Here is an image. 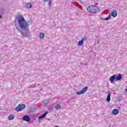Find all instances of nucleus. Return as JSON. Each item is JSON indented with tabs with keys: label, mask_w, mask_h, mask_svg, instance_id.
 Here are the masks:
<instances>
[{
	"label": "nucleus",
	"mask_w": 127,
	"mask_h": 127,
	"mask_svg": "<svg viewBox=\"0 0 127 127\" xmlns=\"http://www.w3.org/2000/svg\"><path fill=\"white\" fill-rule=\"evenodd\" d=\"M18 20V23L19 27L16 26V29L20 32L22 37L27 38L30 35V32H29V28L28 23L25 21V19L22 16H19L16 17ZM22 29V30H21Z\"/></svg>",
	"instance_id": "f257e3e1"
},
{
	"label": "nucleus",
	"mask_w": 127,
	"mask_h": 127,
	"mask_svg": "<svg viewBox=\"0 0 127 127\" xmlns=\"http://www.w3.org/2000/svg\"><path fill=\"white\" fill-rule=\"evenodd\" d=\"M123 79V74L119 73L118 74H114L111 76L109 78V81H110L112 84L115 83V81L118 82V81H122Z\"/></svg>",
	"instance_id": "f03ea898"
},
{
	"label": "nucleus",
	"mask_w": 127,
	"mask_h": 127,
	"mask_svg": "<svg viewBox=\"0 0 127 127\" xmlns=\"http://www.w3.org/2000/svg\"><path fill=\"white\" fill-rule=\"evenodd\" d=\"M88 11L91 13H98L100 11V8L96 5H91L87 7Z\"/></svg>",
	"instance_id": "7ed1b4c3"
},
{
	"label": "nucleus",
	"mask_w": 127,
	"mask_h": 127,
	"mask_svg": "<svg viewBox=\"0 0 127 127\" xmlns=\"http://www.w3.org/2000/svg\"><path fill=\"white\" fill-rule=\"evenodd\" d=\"M26 106L25 104H19L15 108V110L17 112H21L23 110L25 109Z\"/></svg>",
	"instance_id": "20e7f679"
},
{
	"label": "nucleus",
	"mask_w": 127,
	"mask_h": 127,
	"mask_svg": "<svg viewBox=\"0 0 127 127\" xmlns=\"http://www.w3.org/2000/svg\"><path fill=\"white\" fill-rule=\"evenodd\" d=\"M88 37L85 36L84 37L82 38V39L80 41H78V46H82L84 44V41H87V39Z\"/></svg>",
	"instance_id": "39448f33"
},
{
	"label": "nucleus",
	"mask_w": 127,
	"mask_h": 127,
	"mask_svg": "<svg viewBox=\"0 0 127 127\" xmlns=\"http://www.w3.org/2000/svg\"><path fill=\"white\" fill-rule=\"evenodd\" d=\"M88 90V86H86L84 88H82V89L80 91H77L76 94L78 96L80 95H82V94H84V93Z\"/></svg>",
	"instance_id": "423d86ee"
},
{
	"label": "nucleus",
	"mask_w": 127,
	"mask_h": 127,
	"mask_svg": "<svg viewBox=\"0 0 127 127\" xmlns=\"http://www.w3.org/2000/svg\"><path fill=\"white\" fill-rule=\"evenodd\" d=\"M22 120L23 121L28 123L29 122H30V117H29L28 116H24L23 117Z\"/></svg>",
	"instance_id": "0eeeda50"
},
{
	"label": "nucleus",
	"mask_w": 127,
	"mask_h": 127,
	"mask_svg": "<svg viewBox=\"0 0 127 127\" xmlns=\"http://www.w3.org/2000/svg\"><path fill=\"white\" fill-rule=\"evenodd\" d=\"M48 114V112L46 111L45 113L42 114V115L40 116L38 118V120H41V119H44L45 117H46V115Z\"/></svg>",
	"instance_id": "6e6552de"
},
{
	"label": "nucleus",
	"mask_w": 127,
	"mask_h": 127,
	"mask_svg": "<svg viewBox=\"0 0 127 127\" xmlns=\"http://www.w3.org/2000/svg\"><path fill=\"white\" fill-rule=\"evenodd\" d=\"M111 15L113 17H116V16H118V12L116 10L112 11L111 12Z\"/></svg>",
	"instance_id": "1a4fd4ad"
},
{
	"label": "nucleus",
	"mask_w": 127,
	"mask_h": 127,
	"mask_svg": "<svg viewBox=\"0 0 127 127\" xmlns=\"http://www.w3.org/2000/svg\"><path fill=\"white\" fill-rule=\"evenodd\" d=\"M112 114L115 115H118L119 114V110L117 109H115L112 111Z\"/></svg>",
	"instance_id": "9d476101"
},
{
	"label": "nucleus",
	"mask_w": 127,
	"mask_h": 127,
	"mask_svg": "<svg viewBox=\"0 0 127 127\" xmlns=\"http://www.w3.org/2000/svg\"><path fill=\"white\" fill-rule=\"evenodd\" d=\"M14 118H15L14 115H12V114L10 115L8 117V120L9 121H12V120H13Z\"/></svg>",
	"instance_id": "9b49d317"
},
{
	"label": "nucleus",
	"mask_w": 127,
	"mask_h": 127,
	"mask_svg": "<svg viewBox=\"0 0 127 127\" xmlns=\"http://www.w3.org/2000/svg\"><path fill=\"white\" fill-rule=\"evenodd\" d=\"M106 100L108 103L111 101V93H108Z\"/></svg>",
	"instance_id": "f8f14e48"
},
{
	"label": "nucleus",
	"mask_w": 127,
	"mask_h": 127,
	"mask_svg": "<svg viewBox=\"0 0 127 127\" xmlns=\"http://www.w3.org/2000/svg\"><path fill=\"white\" fill-rule=\"evenodd\" d=\"M55 108L56 110H61V105L60 104H57Z\"/></svg>",
	"instance_id": "ddd939ff"
},
{
	"label": "nucleus",
	"mask_w": 127,
	"mask_h": 127,
	"mask_svg": "<svg viewBox=\"0 0 127 127\" xmlns=\"http://www.w3.org/2000/svg\"><path fill=\"white\" fill-rule=\"evenodd\" d=\"M27 8H31L32 7V4L31 3H27L26 5Z\"/></svg>",
	"instance_id": "4468645a"
},
{
	"label": "nucleus",
	"mask_w": 127,
	"mask_h": 127,
	"mask_svg": "<svg viewBox=\"0 0 127 127\" xmlns=\"http://www.w3.org/2000/svg\"><path fill=\"white\" fill-rule=\"evenodd\" d=\"M4 11V9L2 8H0V15H2V13H3V12Z\"/></svg>",
	"instance_id": "2eb2a0df"
},
{
	"label": "nucleus",
	"mask_w": 127,
	"mask_h": 127,
	"mask_svg": "<svg viewBox=\"0 0 127 127\" xmlns=\"http://www.w3.org/2000/svg\"><path fill=\"white\" fill-rule=\"evenodd\" d=\"M45 36V34L44 33H41L40 34V38H44V37Z\"/></svg>",
	"instance_id": "dca6fc26"
},
{
	"label": "nucleus",
	"mask_w": 127,
	"mask_h": 127,
	"mask_svg": "<svg viewBox=\"0 0 127 127\" xmlns=\"http://www.w3.org/2000/svg\"><path fill=\"white\" fill-rule=\"evenodd\" d=\"M110 18H111V17H110V16H109V17H107L104 18V19H103V20H109V19H110Z\"/></svg>",
	"instance_id": "f3484780"
},
{
	"label": "nucleus",
	"mask_w": 127,
	"mask_h": 127,
	"mask_svg": "<svg viewBox=\"0 0 127 127\" xmlns=\"http://www.w3.org/2000/svg\"><path fill=\"white\" fill-rule=\"evenodd\" d=\"M51 4V0H50L48 4L49 5V6H51V5H50Z\"/></svg>",
	"instance_id": "a211bd4d"
},
{
	"label": "nucleus",
	"mask_w": 127,
	"mask_h": 127,
	"mask_svg": "<svg viewBox=\"0 0 127 127\" xmlns=\"http://www.w3.org/2000/svg\"><path fill=\"white\" fill-rule=\"evenodd\" d=\"M43 1H44V2H46V1H48V0H43Z\"/></svg>",
	"instance_id": "6ab92c4d"
},
{
	"label": "nucleus",
	"mask_w": 127,
	"mask_h": 127,
	"mask_svg": "<svg viewBox=\"0 0 127 127\" xmlns=\"http://www.w3.org/2000/svg\"><path fill=\"white\" fill-rule=\"evenodd\" d=\"M2 18V16L0 14V19Z\"/></svg>",
	"instance_id": "aec40b11"
},
{
	"label": "nucleus",
	"mask_w": 127,
	"mask_h": 127,
	"mask_svg": "<svg viewBox=\"0 0 127 127\" xmlns=\"http://www.w3.org/2000/svg\"><path fill=\"white\" fill-rule=\"evenodd\" d=\"M118 100H119V101H121V98H118Z\"/></svg>",
	"instance_id": "412c9836"
},
{
	"label": "nucleus",
	"mask_w": 127,
	"mask_h": 127,
	"mask_svg": "<svg viewBox=\"0 0 127 127\" xmlns=\"http://www.w3.org/2000/svg\"><path fill=\"white\" fill-rule=\"evenodd\" d=\"M101 20H104V19L103 18H101Z\"/></svg>",
	"instance_id": "4be33fe9"
}]
</instances>
